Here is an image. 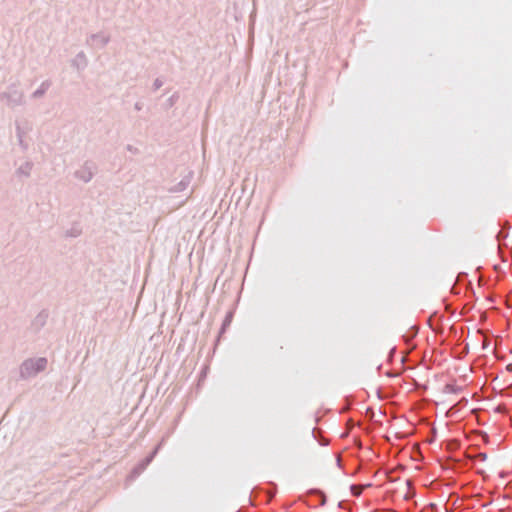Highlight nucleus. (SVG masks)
Returning a JSON list of instances; mask_svg holds the SVG:
<instances>
[{
    "instance_id": "nucleus-1",
    "label": "nucleus",
    "mask_w": 512,
    "mask_h": 512,
    "mask_svg": "<svg viewBox=\"0 0 512 512\" xmlns=\"http://www.w3.org/2000/svg\"><path fill=\"white\" fill-rule=\"evenodd\" d=\"M47 364L46 359L39 358L37 360H28L23 363L21 368V373L23 376H31L43 369H45Z\"/></svg>"
},
{
    "instance_id": "nucleus-2",
    "label": "nucleus",
    "mask_w": 512,
    "mask_h": 512,
    "mask_svg": "<svg viewBox=\"0 0 512 512\" xmlns=\"http://www.w3.org/2000/svg\"><path fill=\"white\" fill-rule=\"evenodd\" d=\"M367 487H370V484H367V485H353L351 487L352 494L354 496H359L363 492V490L365 488H367Z\"/></svg>"
}]
</instances>
